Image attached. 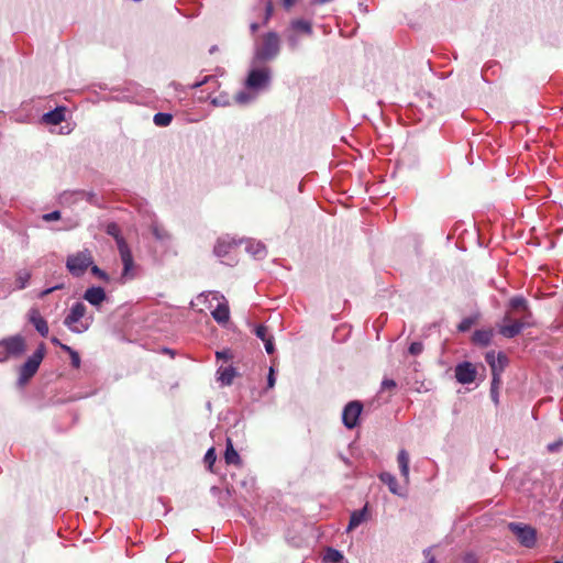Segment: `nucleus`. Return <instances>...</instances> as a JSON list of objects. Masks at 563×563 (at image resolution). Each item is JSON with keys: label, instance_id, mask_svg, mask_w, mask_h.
I'll return each mask as SVG.
<instances>
[{"label": "nucleus", "instance_id": "f257e3e1", "mask_svg": "<svg viewBox=\"0 0 563 563\" xmlns=\"http://www.w3.org/2000/svg\"><path fill=\"white\" fill-rule=\"evenodd\" d=\"M532 312L528 301L521 297H512L501 322L498 324V332L508 339L518 335L525 327L531 325Z\"/></svg>", "mask_w": 563, "mask_h": 563}, {"label": "nucleus", "instance_id": "f03ea898", "mask_svg": "<svg viewBox=\"0 0 563 563\" xmlns=\"http://www.w3.org/2000/svg\"><path fill=\"white\" fill-rule=\"evenodd\" d=\"M93 264V255L89 249L69 254L66 258V268L74 277H81Z\"/></svg>", "mask_w": 563, "mask_h": 563}, {"label": "nucleus", "instance_id": "7ed1b4c3", "mask_svg": "<svg viewBox=\"0 0 563 563\" xmlns=\"http://www.w3.org/2000/svg\"><path fill=\"white\" fill-rule=\"evenodd\" d=\"M280 49V37L277 32L271 31L261 38V44L255 49V57L258 60H271L275 58Z\"/></svg>", "mask_w": 563, "mask_h": 563}, {"label": "nucleus", "instance_id": "20e7f679", "mask_svg": "<svg viewBox=\"0 0 563 563\" xmlns=\"http://www.w3.org/2000/svg\"><path fill=\"white\" fill-rule=\"evenodd\" d=\"M217 356V382L221 386H230L239 375L235 367L230 363L233 354H216Z\"/></svg>", "mask_w": 563, "mask_h": 563}, {"label": "nucleus", "instance_id": "39448f33", "mask_svg": "<svg viewBox=\"0 0 563 563\" xmlns=\"http://www.w3.org/2000/svg\"><path fill=\"white\" fill-rule=\"evenodd\" d=\"M508 529L517 537L522 547L533 548L537 542V531L531 526L520 522L508 523Z\"/></svg>", "mask_w": 563, "mask_h": 563}, {"label": "nucleus", "instance_id": "423d86ee", "mask_svg": "<svg viewBox=\"0 0 563 563\" xmlns=\"http://www.w3.org/2000/svg\"><path fill=\"white\" fill-rule=\"evenodd\" d=\"M86 306L82 302H76L70 308L69 313L66 316L64 323L75 332H82L87 330L88 323L82 321L86 314Z\"/></svg>", "mask_w": 563, "mask_h": 563}, {"label": "nucleus", "instance_id": "0eeeda50", "mask_svg": "<svg viewBox=\"0 0 563 563\" xmlns=\"http://www.w3.org/2000/svg\"><path fill=\"white\" fill-rule=\"evenodd\" d=\"M312 24L310 21L303 19L291 20L287 33V42L291 48L298 45V34L310 36L312 34Z\"/></svg>", "mask_w": 563, "mask_h": 563}, {"label": "nucleus", "instance_id": "6e6552de", "mask_svg": "<svg viewBox=\"0 0 563 563\" xmlns=\"http://www.w3.org/2000/svg\"><path fill=\"white\" fill-rule=\"evenodd\" d=\"M44 354H32L19 368L18 385L23 387L37 372Z\"/></svg>", "mask_w": 563, "mask_h": 563}, {"label": "nucleus", "instance_id": "1a4fd4ad", "mask_svg": "<svg viewBox=\"0 0 563 563\" xmlns=\"http://www.w3.org/2000/svg\"><path fill=\"white\" fill-rule=\"evenodd\" d=\"M363 410V405L358 400L350 401L342 412V422L347 429H353L358 423L360 415Z\"/></svg>", "mask_w": 563, "mask_h": 563}, {"label": "nucleus", "instance_id": "9d476101", "mask_svg": "<svg viewBox=\"0 0 563 563\" xmlns=\"http://www.w3.org/2000/svg\"><path fill=\"white\" fill-rule=\"evenodd\" d=\"M118 251L123 264V271L120 279L122 283H125L126 280L134 278V273L132 272L134 268V260L128 243H121Z\"/></svg>", "mask_w": 563, "mask_h": 563}, {"label": "nucleus", "instance_id": "9b49d317", "mask_svg": "<svg viewBox=\"0 0 563 563\" xmlns=\"http://www.w3.org/2000/svg\"><path fill=\"white\" fill-rule=\"evenodd\" d=\"M476 367L470 362H463L455 367V378L460 384H471L476 378Z\"/></svg>", "mask_w": 563, "mask_h": 563}, {"label": "nucleus", "instance_id": "f8f14e48", "mask_svg": "<svg viewBox=\"0 0 563 563\" xmlns=\"http://www.w3.org/2000/svg\"><path fill=\"white\" fill-rule=\"evenodd\" d=\"M486 362L489 364L492 368V376H496L500 379V375L505 367L509 363L508 354H485Z\"/></svg>", "mask_w": 563, "mask_h": 563}, {"label": "nucleus", "instance_id": "ddd939ff", "mask_svg": "<svg viewBox=\"0 0 563 563\" xmlns=\"http://www.w3.org/2000/svg\"><path fill=\"white\" fill-rule=\"evenodd\" d=\"M486 362L489 364L492 368V376H496L500 379V375L505 367L509 363L508 354H485Z\"/></svg>", "mask_w": 563, "mask_h": 563}, {"label": "nucleus", "instance_id": "4468645a", "mask_svg": "<svg viewBox=\"0 0 563 563\" xmlns=\"http://www.w3.org/2000/svg\"><path fill=\"white\" fill-rule=\"evenodd\" d=\"M269 79V69L261 68V69H252L247 76L246 85L250 88H261L267 84Z\"/></svg>", "mask_w": 563, "mask_h": 563}, {"label": "nucleus", "instance_id": "2eb2a0df", "mask_svg": "<svg viewBox=\"0 0 563 563\" xmlns=\"http://www.w3.org/2000/svg\"><path fill=\"white\" fill-rule=\"evenodd\" d=\"M251 331L264 342L266 352H274V335L267 325H253Z\"/></svg>", "mask_w": 563, "mask_h": 563}, {"label": "nucleus", "instance_id": "dca6fc26", "mask_svg": "<svg viewBox=\"0 0 563 563\" xmlns=\"http://www.w3.org/2000/svg\"><path fill=\"white\" fill-rule=\"evenodd\" d=\"M25 342L22 335H13L0 341V352H23Z\"/></svg>", "mask_w": 563, "mask_h": 563}, {"label": "nucleus", "instance_id": "f3484780", "mask_svg": "<svg viewBox=\"0 0 563 563\" xmlns=\"http://www.w3.org/2000/svg\"><path fill=\"white\" fill-rule=\"evenodd\" d=\"M221 298L223 301L211 311V316L219 324H225L230 319V308L224 297Z\"/></svg>", "mask_w": 563, "mask_h": 563}, {"label": "nucleus", "instance_id": "a211bd4d", "mask_svg": "<svg viewBox=\"0 0 563 563\" xmlns=\"http://www.w3.org/2000/svg\"><path fill=\"white\" fill-rule=\"evenodd\" d=\"M494 336V330L492 328L476 330L472 335V342L479 347H486L490 343Z\"/></svg>", "mask_w": 563, "mask_h": 563}, {"label": "nucleus", "instance_id": "6ab92c4d", "mask_svg": "<svg viewBox=\"0 0 563 563\" xmlns=\"http://www.w3.org/2000/svg\"><path fill=\"white\" fill-rule=\"evenodd\" d=\"M84 298L93 306H99L106 299V291L101 287H90L86 290Z\"/></svg>", "mask_w": 563, "mask_h": 563}, {"label": "nucleus", "instance_id": "aec40b11", "mask_svg": "<svg viewBox=\"0 0 563 563\" xmlns=\"http://www.w3.org/2000/svg\"><path fill=\"white\" fill-rule=\"evenodd\" d=\"M397 462H398V466H399L401 476L404 477L405 482L408 483L409 482L410 457H409V453L405 449L399 450L398 455H397Z\"/></svg>", "mask_w": 563, "mask_h": 563}, {"label": "nucleus", "instance_id": "412c9836", "mask_svg": "<svg viewBox=\"0 0 563 563\" xmlns=\"http://www.w3.org/2000/svg\"><path fill=\"white\" fill-rule=\"evenodd\" d=\"M367 519V505L364 506L362 509L360 510H354L351 516H350V522H349V526H347V529L346 531H351V530H354L355 528H357L361 523H363L364 521H366Z\"/></svg>", "mask_w": 563, "mask_h": 563}, {"label": "nucleus", "instance_id": "4be33fe9", "mask_svg": "<svg viewBox=\"0 0 563 563\" xmlns=\"http://www.w3.org/2000/svg\"><path fill=\"white\" fill-rule=\"evenodd\" d=\"M378 477L382 483L388 486L390 493L394 495L402 496V493L399 492L397 479L391 473L382 472Z\"/></svg>", "mask_w": 563, "mask_h": 563}, {"label": "nucleus", "instance_id": "5701e85b", "mask_svg": "<svg viewBox=\"0 0 563 563\" xmlns=\"http://www.w3.org/2000/svg\"><path fill=\"white\" fill-rule=\"evenodd\" d=\"M30 320L41 335L46 336L48 334V324L37 311L32 312Z\"/></svg>", "mask_w": 563, "mask_h": 563}, {"label": "nucleus", "instance_id": "b1692460", "mask_svg": "<svg viewBox=\"0 0 563 563\" xmlns=\"http://www.w3.org/2000/svg\"><path fill=\"white\" fill-rule=\"evenodd\" d=\"M224 460H225L227 464L239 465L241 463V457H240L239 453L235 451L232 440L229 438L227 439Z\"/></svg>", "mask_w": 563, "mask_h": 563}, {"label": "nucleus", "instance_id": "393cba45", "mask_svg": "<svg viewBox=\"0 0 563 563\" xmlns=\"http://www.w3.org/2000/svg\"><path fill=\"white\" fill-rule=\"evenodd\" d=\"M233 241L219 240L214 246V254L218 257H224L230 253V251L234 247Z\"/></svg>", "mask_w": 563, "mask_h": 563}, {"label": "nucleus", "instance_id": "a878e982", "mask_svg": "<svg viewBox=\"0 0 563 563\" xmlns=\"http://www.w3.org/2000/svg\"><path fill=\"white\" fill-rule=\"evenodd\" d=\"M481 319V313L475 312L466 318H464L459 324L457 330L460 332L468 331L473 325L477 324Z\"/></svg>", "mask_w": 563, "mask_h": 563}, {"label": "nucleus", "instance_id": "bb28decb", "mask_svg": "<svg viewBox=\"0 0 563 563\" xmlns=\"http://www.w3.org/2000/svg\"><path fill=\"white\" fill-rule=\"evenodd\" d=\"M106 232H107V234L114 238V240L117 242L118 250L120 249L121 243H126L124 238L121 235V230H120L119 225L115 222L108 223L107 228H106Z\"/></svg>", "mask_w": 563, "mask_h": 563}, {"label": "nucleus", "instance_id": "cd10ccee", "mask_svg": "<svg viewBox=\"0 0 563 563\" xmlns=\"http://www.w3.org/2000/svg\"><path fill=\"white\" fill-rule=\"evenodd\" d=\"M344 559L342 552L336 549L328 548L323 555L324 563H339Z\"/></svg>", "mask_w": 563, "mask_h": 563}, {"label": "nucleus", "instance_id": "c85d7f7f", "mask_svg": "<svg viewBox=\"0 0 563 563\" xmlns=\"http://www.w3.org/2000/svg\"><path fill=\"white\" fill-rule=\"evenodd\" d=\"M64 119L65 115L63 109H55L44 114V120L51 124H59Z\"/></svg>", "mask_w": 563, "mask_h": 563}, {"label": "nucleus", "instance_id": "c756f323", "mask_svg": "<svg viewBox=\"0 0 563 563\" xmlns=\"http://www.w3.org/2000/svg\"><path fill=\"white\" fill-rule=\"evenodd\" d=\"M173 120L172 114L158 112L154 115L153 121L157 126H167Z\"/></svg>", "mask_w": 563, "mask_h": 563}, {"label": "nucleus", "instance_id": "7c9ffc66", "mask_svg": "<svg viewBox=\"0 0 563 563\" xmlns=\"http://www.w3.org/2000/svg\"><path fill=\"white\" fill-rule=\"evenodd\" d=\"M499 384H500V379L495 375V377L492 378V385H490V398L495 405H498V402H499V391H498Z\"/></svg>", "mask_w": 563, "mask_h": 563}, {"label": "nucleus", "instance_id": "2f4dec72", "mask_svg": "<svg viewBox=\"0 0 563 563\" xmlns=\"http://www.w3.org/2000/svg\"><path fill=\"white\" fill-rule=\"evenodd\" d=\"M90 271H91L92 275H95L96 277L100 278L101 280H103L106 283H108L110 280L109 275L104 271L99 268L97 265L92 264L90 266Z\"/></svg>", "mask_w": 563, "mask_h": 563}, {"label": "nucleus", "instance_id": "473e14b6", "mask_svg": "<svg viewBox=\"0 0 563 563\" xmlns=\"http://www.w3.org/2000/svg\"><path fill=\"white\" fill-rule=\"evenodd\" d=\"M217 460L216 450L213 448H210L206 454H205V463L211 468V466L214 464Z\"/></svg>", "mask_w": 563, "mask_h": 563}, {"label": "nucleus", "instance_id": "72a5a7b5", "mask_svg": "<svg viewBox=\"0 0 563 563\" xmlns=\"http://www.w3.org/2000/svg\"><path fill=\"white\" fill-rule=\"evenodd\" d=\"M152 232L154 234V236L157 239V240H166L169 238V234L167 231H165L164 229H161L158 227H153L152 229Z\"/></svg>", "mask_w": 563, "mask_h": 563}, {"label": "nucleus", "instance_id": "f704fd0d", "mask_svg": "<svg viewBox=\"0 0 563 563\" xmlns=\"http://www.w3.org/2000/svg\"><path fill=\"white\" fill-rule=\"evenodd\" d=\"M274 13V5L272 1H267L265 5V15L263 24H267Z\"/></svg>", "mask_w": 563, "mask_h": 563}, {"label": "nucleus", "instance_id": "c9c22d12", "mask_svg": "<svg viewBox=\"0 0 563 563\" xmlns=\"http://www.w3.org/2000/svg\"><path fill=\"white\" fill-rule=\"evenodd\" d=\"M43 220L46 222L56 221L60 219V212L59 211H53L49 213L43 214Z\"/></svg>", "mask_w": 563, "mask_h": 563}, {"label": "nucleus", "instance_id": "e433bc0d", "mask_svg": "<svg viewBox=\"0 0 563 563\" xmlns=\"http://www.w3.org/2000/svg\"><path fill=\"white\" fill-rule=\"evenodd\" d=\"M275 382H276L275 369H274V365H272L269 367V372H268V375H267V387L268 388H273L275 386Z\"/></svg>", "mask_w": 563, "mask_h": 563}, {"label": "nucleus", "instance_id": "4c0bfd02", "mask_svg": "<svg viewBox=\"0 0 563 563\" xmlns=\"http://www.w3.org/2000/svg\"><path fill=\"white\" fill-rule=\"evenodd\" d=\"M31 275L27 272H24L19 275L18 282L20 283L19 288H24L30 279Z\"/></svg>", "mask_w": 563, "mask_h": 563}, {"label": "nucleus", "instance_id": "58836bf2", "mask_svg": "<svg viewBox=\"0 0 563 563\" xmlns=\"http://www.w3.org/2000/svg\"><path fill=\"white\" fill-rule=\"evenodd\" d=\"M396 386L397 385H396V382L394 379L386 378V379H384L382 382V390H384V389H390L391 390V389H395Z\"/></svg>", "mask_w": 563, "mask_h": 563}, {"label": "nucleus", "instance_id": "ea45409f", "mask_svg": "<svg viewBox=\"0 0 563 563\" xmlns=\"http://www.w3.org/2000/svg\"><path fill=\"white\" fill-rule=\"evenodd\" d=\"M423 555H424V559H426L424 563H435V558L432 554L431 549L423 550Z\"/></svg>", "mask_w": 563, "mask_h": 563}, {"label": "nucleus", "instance_id": "a19ab883", "mask_svg": "<svg viewBox=\"0 0 563 563\" xmlns=\"http://www.w3.org/2000/svg\"><path fill=\"white\" fill-rule=\"evenodd\" d=\"M70 363L73 367L78 368L80 366V354H69Z\"/></svg>", "mask_w": 563, "mask_h": 563}, {"label": "nucleus", "instance_id": "79ce46f5", "mask_svg": "<svg viewBox=\"0 0 563 563\" xmlns=\"http://www.w3.org/2000/svg\"><path fill=\"white\" fill-rule=\"evenodd\" d=\"M298 0H282L283 2V7L286 9V10H290L297 2Z\"/></svg>", "mask_w": 563, "mask_h": 563}, {"label": "nucleus", "instance_id": "37998d69", "mask_svg": "<svg viewBox=\"0 0 563 563\" xmlns=\"http://www.w3.org/2000/svg\"><path fill=\"white\" fill-rule=\"evenodd\" d=\"M421 349L422 346L420 343L413 342L410 344L408 352H419Z\"/></svg>", "mask_w": 563, "mask_h": 563}, {"label": "nucleus", "instance_id": "c03bdc74", "mask_svg": "<svg viewBox=\"0 0 563 563\" xmlns=\"http://www.w3.org/2000/svg\"><path fill=\"white\" fill-rule=\"evenodd\" d=\"M254 254L258 257L264 256L266 254L265 247L258 244L257 250Z\"/></svg>", "mask_w": 563, "mask_h": 563}, {"label": "nucleus", "instance_id": "a18cd8bd", "mask_svg": "<svg viewBox=\"0 0 563 563\" xmlns=\"http://www.w3.org/2000/svg\"><path fill=\"white\" fill-rule=\"evenodd\" d=\"M62 287H63V286H62V285H59V286H55V287L48 288V289H46V290H44V291L42 292V296H46V295H48V294L53 292L55 289H60Z\"/></svg>", "mask_w": 563, "mask_h": 563}, {"label": "nucleus", "instance_id": "49530a36", "mask_svg": "<svg viewBox=\"0 0 563 563\" xmlns=\"http://www.w3.org/2000/svg\"><path fill=\"white\" fill-rule=\"evenodd\" d=\"M250 29H251V32L253 34H255L258 31V29H260V24L256 23V22H253V23H251Z\"/></svg>", "mask_w": 563, "mask_h": 563}, {"label": "nucleus", "instance_id": "de8ad7c7", "mask_svg": "<svg viewBox=\"0 0 563 563\" xmlns=\"http://www.w3.org/2000/svg\"><path fill=\"white\" fill-rule=\"evenodd\" d=\"M246 99H247V97H246V95H245V93H240V95H238V96H236V100H238L239 102H245V101H246Z\"/></svg>", "mask_w": 563, "mask_h": 563}, {"label": "nucleus", "instance_id": "09e8293b", "mask_svg": "<svg viewBox=\"0 0 563 563\" xmlns=\"http://www.w3.org/2000/svg\"><path fill=\"white\" fill-rule=\"evenodd\" d=\"M560 443H551L548 445L549 451L554 452L559 448Z\"/></svg>", "mask_w": 563, "mask_h": 563}, {"label": "nucleus", "instance_id": "8fccbe9b", "mask_svg": "<svg viewBox=\"0 0 563 563\" xmlns=\"http://www.w3.org/2000/svg\"><path fill=\"white\" fill-rule=\"evenodd\" d=\"M10 354H0V362H7L9 360Z\"/></svg>", "mask_w": 563, "mask_h": 563}, {"label": "nucleus", "instance_id": "3c124183", "mask_svg": "<svg viewBox=\"0 0 563 563\" xmlns=\"http://www.w3.org/2000/svg\"><path fill=\"white\" fill-rule=\"evenodd\" d=\"M62 349H64V350H65L66 352H68V353H71V352H73V351H71L68 346H66V345H62Z\"/></svg>", "mask_w": 563, "mask_h": 563}, {"label": "nucleus", "instance_id": "603ef678", "mask_svg": "<svg viewBox=\"0 0 563 563\" xmlns=\"http://www.w3.org/2000/svg\"><path fill=\"white\" fill-rule=\"evenodd\" d=\"M161 352L167 353V352H173V351L170 349H168V347H164V349H162Z\"/></svg>", "mask_w": 563, "mask_h": 563}, {"label": "nucleus", "instance_id": "864d4df0", "mask_svg": "<svg viewBox=\"0 0 563 563\" xmlns=\"http://www.w3.org/2000/svg\"><path fill=\"white\" fill-rule=\"evenodd\" d=\"M37 353H41L43 352V346L41 345L37 350H36Z\"/></svg>", "mask_w": 563, "mask_h": 563}, {"label": "nucleus", "instance_id": "5fc2aeb1", "mask_svg": "<svg viewBox=\"0 0 563 563\" xmlns=\"http://www.w3.org/2000/svg\"><path fill=\"white\" fill-rule=\"evenodd\" d=\"M553 563H563V561H555V562H553Z\"/></svg>", "mask_w": 563, "mask_h": 563}]
</instances>
